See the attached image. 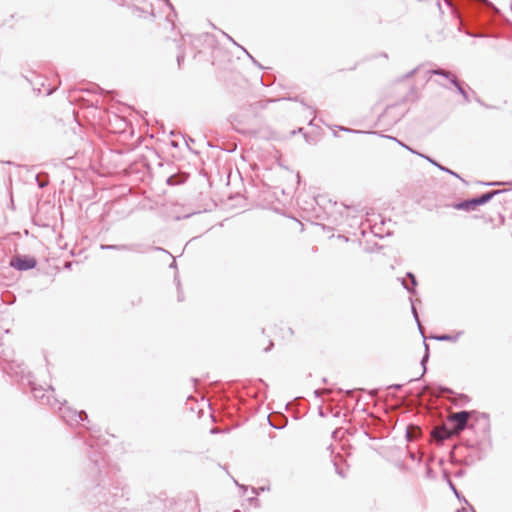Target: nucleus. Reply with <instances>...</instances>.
Instances as JSON below:
<instances>
[{
  "label": "nucleus",
  "mask_w": 512,
  "mask_h": 512,
  "mask_svg": "<svg viewBox=\"0 0 512 512\" xmlns=\"http://www.w3.org/2000/svg\"><path fill=\"white\" fill-rule=\"evenodd\" d=\"M92 451L89 453V460L93 463L98 473V482L86 493V502L99 508L102 512H111L112 509L122 507L128 500V488L119 480L111 482L102 475V468L105 464L104 454L100 448L89 444Z\"/></svg>",
  "instance_id": "obj_1"
},
{
  "label": "nucleus",
  "mask_w": 512,
  "mask_h": 512,
  "mask_svg": "<svg viewBox=\"0 0 512 512\" xmlns=\"http://www.w3.org/2000/svg\"><path fill=\"white\" fill-rule=\"evenodd\" d=\"M26 384L30 386L34 399L39 401L42 405L55 408L56 405L60 403V400L54 396L55 389L53 386L49 385L47 389H44L42 386H37L34 382V377L32 378V383Z\"/></svg>",
  "instance_id": "obj_2"
},
{
  "label": "nucleus",
  "mask_w": 512,
  "mask_h": 512,
  "mask_svg": "<svg viewBox=\"0 0 512 512\" xmlns=\"http://www.w3.org/2000/svg\"><path fill=\"white\" fill-rule=\"evenodd\" d=\"M59 410L60 417L62 420L70 426L78 425L80 422L88 421V415L86 411H77L69 406H66V400L60 401L56 405Z\"/></svg>",
  "instance_id": "obj_3"
},
{
  "label": "nucleus",
  "mask_w": 512,
  "mask_h": 512,
  "mask_svg": "<svg viewBox=\"0 0 512 512\" xmlns=\"http://www.w3.org/2000/svg\"><path fill=\"white\" fill-rule=\"evenodd\" d=\"M10 265L17 270H29L36 267L37 260L29 255H16L11 259Z\"/></svg>",
  "instance_id": "obj_4"
},
{
  "label": "nucleus",
  "mask_w": 512,
  "mask_h": 512,
  "mask_svg": "<svg viewBox=\"0 0 512 512\" xmlns=\"http://www.w3.org/2000/svg\"><path fill=\"white\" fill-rule=\"evenodd\" d=\"M476 414L475 411H467L462 410L456 413H453L450 416V421L454 424L455 428L458 431H463L469 427L468 421L472 415Z\"/></svg>",
  "instance_id": "obj_5"
},
{
  "label": "nucleus",
  "mask_w": 512,
  "mask_h": 512,
  "mask_svg": "<svg viewBox=\"0 0 512 512\" xmlns=\"http://www.w3.org/2000/svg\"><path fill=\"white\" fill-rule=\"evenodd\" d=\"M489 198H490V195L485 194L478 199H473V200L464 201V202L455 204L454 208L458 209V210H467V211L473 210L478 205L484 204L486 201H488Z\"/></svg>",
  "instance_id": "obj_6"
},
{
  "label": "nucleus",
  "mask_w": 512,
  "mask_h": 512,
  "mask_svg": "<svg viewBox=\"0 0 512 512\" xmlns=\"http://www.w3.org/2000/svg\"><path fill=\"white\" fill-rule=\"evenodd\" d=\"M475 426H479L481 428L482 433H483V438L490 436L491 425H490V420H489L488 414H486V413L478 414V416L476 418V424L471 425V428H475Z\"/></svg>",
  "instance_id": "obj_7"
},
{
  "label": "nucleus",
  "mask_w": 512,
  "mask_h": 512,
  "mask_svg": "<svg viewBox=\"0 0 512 512\" xmlns=\"http://www.w3.org/2000/svg\"><path fill=\"white\" fill-rule=\"evenodd\" d=\"M408 291L411 293V295L409 296V301H410V304H411L412 315H413V317H414V319H415V321L417 323V326H418V329H419L420 333L424 337V331H423L422 325L420 323L418 312H417V309H416V303L420 302V300L415 297L417 290H408Z\"/></svg>",
  "instance_id": "obj_8"
},
{
  "label": "nucleus",
  "mask_w": 512,
  "mask_h": 512,
  "mask_svg": "<svg viewBox=\"0 0 512 512\" xmlns=\"http://www.w3.org/2000/svg\"><path fill=\"white\" fill-rule=\"evenodd\" d=\"M464 334V331L463 330H460V331H456L455 333L453 334H447V333H444V334H437V335H434L432 336L431 338L436 340V341H440V342H457L460 337Z\"/></svg>",
  "instance_id": "obj_9"
},
{
  "label": "nucleus",
  "mask_w": 512,
  "mask_h": 512,
  "mask_svg": "<svg viewBox=\"0 0 512 512\" xmlns=\"http://www.w3.org/2000/svg\"><path fill=\"white\" fill-rule=\"evenodd\" d=\"M15 296L11 293L10 290H0V304L4 303L10 305L14 303Z\"/></svg>",
  "instance_id": "obj_10"
},
{
  "label": "nucleus",
  "mask_w": 512,
  "mask_h": 512,
  "mask_svg": "<svg viewBox=\"0 0 512 512\" xmlns=\"http://www.w3.org/2000/svg\"><path fill=\"white\" fill-rule=\"evenodd\" d=\"M448 486L460 502L468 504L467 499L457 490L455 484L452 482L451 479H448Z\"/></svg>",
  "instance_id": "obj_11"
},
{
  "label": "nucleus",
  "mask_w": 512,
  "mask_h": 512,
  "mask_svg": "<svg viewBox=\"0 0 512 512\" xmlns=\"http://www.w3.org/2000/svg\"><path fill=\"white\" fill-rule=\"evenodd\" d=\"M424 341H423V344H424V347H425V353L421 359V365L423 367V373L426 371V362L428 361L429 359V346L428 344L426 343L425 341V336L423 337Z\"/></svg>",
  "instance_id": "obj_12"
},
{
  "label": "nucleus",
  "mask_w": 512,
  "mask_h": 512,
  "mask_svg": "<svg viewBox=\"0 0 512 512\" xmlns=\"http://www.w3.org/2000/svg\"><path fill=\"white\" fill-rule=\"evenodd\" d=\"M469 400H470V399H469V397H468L467 395H465V394H460V395H458V400H456V401L454 402V404H455L456 406H463V405H465L466 403H468V402H469Z\"/></svg>",
  "instance_id": "obj_13"
},
{
  "label": "nucleus",
  "mask_w": 512,
  "mask_h": 512,
  "mask_svg": "<svg viewBox=\"0 0 512 512\" xmlns=\"http://www.w3.org/2000/svg\"><path fill=\"white\" fill-rule=\"evenodd\" d=\"M334 466H335V471H336V473H337L340 477L345 478V477H346V475H345L344 470H343L342 468H340L336 463H334Z\"/></svg>",
  "instance_id": "obj_14"
},
{
  "label": "nucleus",
  "mask_w": 512,
  "mask_h": 512,
  "mask_svg": "<svg viewBox=\"0 0 512 512\" xmlns=\"http://www.w3.org/2000/svg\"><path fill=\"white\" fill-rule=\"evenodd\" d=\"M176 297L178 302H182L184 300L183 290H176Z\"/></svg>",
  "instance_id": "obj_15"
},
{
  "label": "nucleus",
  "mask_w": 512,
  "mask_h": 512,
  "mask_svg": "<svg viewBox=\"0 0 512 512\" xmlns=\"http://www.w3.org/2000/svg\"><path fill=\"white\" fill-rule=\"evenodd\" d=\"M439 393H440V394H444V393L452 394V393H453V391H452L450 388L440 386V387H439Z\"/></svg>",
  "instance_id": "obj_16"
},
{
  "label": "nucleus",
  "mask_w": 512,
  "mask_h": 512,
  "mask_svg": "<svg viewBox=\"0 0 512 512\" xmlns=\"http://www.w3.org/2000/svg\"><path fill=\"white\" fill-rule=\"evenodd\" d=\"M403 387V384H392L387 387V389H395V390H401Z\"/></svg>",
  "instance_id": "obj_17"
},
{
  "label": "nucleus",
  "mask_w": 512,
  "mask_h": 512,
  "mask_svg": "<svg viewBox=\"0 0 512 512\" xmlns=\"http://www.w3.org/2000/svg\"><path fill=\"white\" fill-rule=\"evenodd\" d=\"M408 278L410 279L411 285H413V286L417 285V282H416V279H415L414 275L408 274Z\"/></svg>",
  "instance_id": "obj_18"
},
{
  "label": "nucleus",
  "mask_w": 512,
  "mask_h": 512,
  "mask_svg": "<svg viewBox=\"0 0 512 512\" xmlns=\"http://www.w3.org/2000/svg\"><path fill=\"white\" fill-rule=\"evenodd\" d=\"M234 483L240 488L243 490V494H245L248 490V487L247 486H244V485H240L236 480H234Z\"/></svg>",
  "instance_id": "obj_19"
},
{
  "label": "nucleus",
  "mask_w": 512,
  "mask_h": 512,
  "mask_svg": "<svg viewBox=\"0 0 512 512\" xmlns=\"http://www.w3.org/2000/svg\"><path fill=\"white\" fill-rule=\"evenodd\" d=\"M443 479L448 483V479L450 478L449 472L447 470H443Z\"/></svg>",
  "instance_id": "obj_20"
},
{
  "label": "nucleus",
  "mask_w": 512,
  "mask_h": 512,
  "mask_svg": "<svg viewBox=\"0 0 512 512\" xmlns=\"http://www.w3.org/2000/svg\"><path fill=\"white\" fill-rule=\"evenodd\" d=\"M273 346H274L273 342L270 341L269 345L266 348H264V351L265 352H269L273 348Z\"/></svg>",
  "instance_id": "obj_21"
},
{
  "label": "nucleus",
  "mask_w": 512,
  "mask_h": 512,
  "mask_svg": "<svg viewBox=\"0 0 512 512\" xmlns=\"http://www.w3.org/2000/svg\"><path fill=\"white\" fill-rule=\"evenodd\" d=\"M426 475H427V477H429V478H432V477H433V471H432V469H431V468H428V469H427V471H426Z\"/></svg>",
  "instance_id": "obj_22"
},
{
  "label": "nucleus",
  "mask_w": 512,
  "mask_h": 512,
  "mask_svg": "<svg viewBox=\"0 0 512 512\" xmlns=\"http://www.w3.org/2000/svg\"><path fill=\"white\" fill-rule=\"evenodd\" d=\"M464 475V470L460 469L455 473V477H462Z\"/></svg>",
  "instance_id": "obj_23"
},
{
  "label": "nucleus",
  "mask_w": 512,
  "mask_h": 512,
  "mask_svg": "<svg viewBox=\"0 0 512 512\" xmlns=\"http://www.w3.org/2000/svg\"><path fill=\"white\" fill-rule=\"evenodd\" d=\"M270 425H271L272 427H274L275 429H281V428H283V425L274 424V423H272V422H270Z\"/></svg>",
  "instance_id": "obj_24"
},
{
  "label": "nucleus",
  "mask_w": 512,
  "mask_h": 512,
  "mask_svg": "<svg viewBox=\"0 0 512 512\" xmlns=\"http://www.w3.org/2000/svg\"><path fill=\"white\" fill-rule=\"evenodd\" d=\"M321 393H322V391H321L320 389H316V390H314V395H315L316 397H319V396L321 395Z\"/></svg>",
  "instance_id": "obj_25"
},
{
  "label": "nucleus",
  "mask_w": 512,
  "mask_h": 512,
  "mask_svg": "<svg viewBox=\"0 0 512 512\" xmlns=\"http://www.w3.org/2000/svg\"><path fill=\"white\" fill-rule=\"evenodd\" d=\"M347 396H351L353 394V390H346L344 392Z\"/></svg>",
  "instance_id": "obj_26"
},
{
  "label": "nucleus",
  "mask_w": 512,
  "mask_h": 512,
  "mask_svg": "<svg viewBox=\"0 0 512 512\" xmlns=\"http://www.w3.org/2000/svg\"><path fill=\"white\" fill-rule=\"evenodd\" d=\"M439 438H440V440H441V441H443V440H445V439L447 438V435H445V434H440V435H439Z\"/></svg>",
  "instance_id": "obj_27"
},
{
  "label": "nucleus",
  "mask_w": 512,
  "mask_h": 512,
  "mask_svg": "<svg viewBox=\"0 0 512 512\" xmlns=\"http://www.w3.org/2000/svg\"><path fill=\"white\" fill-rule=\"evenodd\" d=\"M455 512H467V510L464 507H462L460 509H457Z\"/></svg>",
  "instance_id": "obj_28"
},
{
  "label": "nucleus",
  "mask_w": 512,
  "mask_h": 512,
  "mask_svg": "<svg viewBox=\"0 0 512 512\" xmlns=\"http://www.w3.org/2000/svg\"><path fill=\"white\" fill-rule=\"evenodd\" d=\"M251 492L253 495H257L256 489L254 487H251Z\"/></svg>",
  "instance_id": "obj_29"
},
{
  "label": "nucleus",
  "mask_w": 512,
  "mask_h": 512,
  "mask_svg": "<svg viewBox=\"0 0 512 512\" xmlns=\"http://www.w3.org/2000/svg\"><path fill=\"white\" fill-rule=\"evenodd\" d=\"M288 332L290 333V335L293 334V330L291 328H288Z\"/></svg>",
  "instance_id": "obj_30"
},
{
  "label": "nucleus",
  "mask_w": 512,
  "mask_h": 512,
  "mask_svg": "<svg viewBox=\"0 0 512 512\" xmlns=\"http://www.w3.org/2000/svg\"><path fill=\"white\" fill-rule=\"evenodd\" d=\"M471 512H476L475 509L473 507H471Z\"/></svg>",
  "instance_id": "obj_31"
}]
</instances>
